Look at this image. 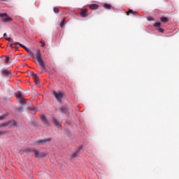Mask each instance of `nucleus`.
Masks as SVG:
<instances>
[{
    "label": "nucleus",
    "mask_w": 179,
    "mask_h": 179,
    "mask_svg": "<svg viewBox=\"0 0 179 179\" xmlns=\"http://www.w3.org/2000/svg\"><path fill=\"white\" fill-rule=\"evenodd\" d=\"M36 59L37 60L38 64L40 65L41 68L45 69L47 72V66H45V64L44 63V60L41 57V52L40 50H37L36 54Z\"/></svg>",
    "instance_id": "nucleus-1"
},
{
    "label": "nucleus",
    "mask_w": 179,
    "mask_h": 179,
    "mask_svg": "<svg viewBox=\"0 0 179 179\" xmlns=\"http://www.w3.org/2000/svg\"><path fill=\"white\" fill-rule=\"evenodd\" d=\"M1 127H9V128H15L17 127V122L11 120L1 124Z\"/></svg>",
    "instance_id": "nucleus-2"
},
{
    "label": "nucleus",
    "mask_w": 179,
    "mask_h": 179,
    "mask_svg": "<svg viewBox=\"0 0 179 179\" xmlns=\"http://www.w3.org/2000/svg\"><path fill=\"white\" fill-rule=\"evenodd\" d=\"M50 141H52L51 138L39 139V140L35 141L34 142V144L36 146H39V145H45L48 142H50Z\"/></svg>",
    "instance_id": "nucleus-3"
},
{
    "label": "nucleus",
    "mask_w": 179,
    "mask_h": 179,
    "mask_svg": "<svg viewBox=\"0 0 179 179\" xmlns=\"http://www.w3.org/2000/svg\"><path fill=\"white\" fill-rule=\"evenodd\" d=\"M53 94L55 99L57 100V101H59V103H61V101H62V97H64V92L59 91H54Z\"/></svg>",
    "instance_id": "nucleus-4"
},
{
    "label": "nucleus",
    "mask_w": 179,
    "mask_h": 179,
    "mask_svg": "<svg viewBox=\"0 0 179 179\" xmlns=\"http://www.w3.org/2000/svg\"><path fill=\"white\" fill-rule=\"evenodd\" d=\"M13 45H20V47H22V48H24V50H26L27 52H28V54L31 55V57H34V53H33V52H31V50H29L26 46L22 45L20 43L15 42V43H14ZM13 45H10V46L13 47Z\"/></svg>",
    "instance_id": "nucleus-5"
},
{
    "label": "nucleus",
    "mask_w": 179,
    "mask_h": 179,
    "mask_svg": "<svg viewBox=\"0 0 179 179\" xmlns=\"http://www.w3.org/2000/svg\"><path fill=\"white\" fill-rule=\"evenodd\" d=\"M0 17H3L2 20L4 23H8V22H12V17L8 16L7 13H0Z\"/></svg>",
    "instance_id": "nucleus-6"
},
{
    "label": "nucleus",
    "mask_w": 179,
    "mask_h": 179,
    "mask_svg": "<svg viewBox=\"0 0 179 179\" xmlns=\"http://www.w3.org/2000/svg\"><path fill=\"white\" fill-rule=\"evenodd\" d=\"M15 96L17 97V99H20V103H21V104H26V100L24 99V98H23V94H22V92H18L15 93Z\"/></svg>",
    "instance_id": "nucleus-7"
},
{
    "label": "nucleus",
    "mask_w": 179,
    "mask_h": 179,
    "mask_svg": "<svg viewBox=\"0 0 179 179\" xmlns=\"http://www.w3.org/2000/svg\"><path fill=\"white\" fill-rule=\"evenodd\" d=\"M1 73L3 76H5V78H12V73L8 69H1Z\"/></svg>",
    "instance_id": "nucleus-8"
},
{
    "label": "nucleus",
    "mask_w": 179,
    "mask_h": 179,
    "mask_svg": "<svg viewBox=\"0 0 179 179\" xmlns=\"http://www.w3.org/2000/svg\"><path fill=\"white\" fill-rule=\"evenodd\" d=\"M35 157H45L47 154L45 152H40L38 150H34Z\"/></svg>",
    "instance_id": "nucleus-9"
},
{
    "label": "nucleus",
    "mask_w": 179,
    "mask_h": 179,
    "mask_svg": "<svg viewBox=\"0 0 179 179\" xmlns=\"http://www.w3.org/2000/svg\"><path fill=\"white\" fill-rule=\"evenodd\" d=\"M59 111L62 113V114H68L69 113L68 108H66L65 106L59 108Z\"/></svg>",
    "instance_id": "nucleus-10"
},
{
    "label": "nucleus",
    "mask_w": 179,
    "mask_h": 179,
    "mask_svg": "<svg viewBox=\"0 0 179 179\" xmlns=\"http://www.w3.org/2000/svg\"><path fill=\"white\" fill-rule=\"evenodd\" d=\"M80 16L81 17H87V16H89V13H87V9H82L80 12Z\"/></svg>",
    "instance_id": "nucleus-11"
},
{
    "label": "nucleus",
    "mask_w": 179,
    "mask_h": 179,
    "mask_svg": "<svg viewBox=\"0 0 179 179\" xmlns=\"http://www.w3.org/2000/svg\"><path fill=\"white\" fill-rule=\"evenodd\" d=\"M31 76H34V80L36 85H38V83H40V79L38 78L37 74L32 73Z\"/></svg>",
    "instance_id": "nucleus-12"
},
{
    "label": "nucleus",
    "mask_w": 179,
    "mask_h": 179,
    "mask_svg": "<svg viewBox=\"0 0 179 179\" xmlns=\"http://www.w3.org/2000/svg\"><path fill=\"white\" fill-rule=\"evenodd\" d=\"M127 16H129V13H131L134 15V16H139V14L136 11H134L132 10H129L127 13Z\"/></svg>",
    "instance_id": "nucleus-13"
},
{
    "label": "nucleus",
    "mask_w": 179,
    "mask_h": 179,
    "mask_svg": "<svg viewBox=\"0 0 179 179\" xmlns=\"http://www.w3.org/2000/svg\"><path fill=\"white\" fill-rule=\"evenodd\" d=\"M90 9H92V10H96V9H99V5L98 4H91L89 6Z\"/></svg>",
    "instance_id": "nucleus-14"
},
{
    "label": "nucleus",
    "mask_w": 179,
    "mask_h": 179,
    "mask_svg": "<svg viewBox=\"0 0 179 179\" xmlns=\"http://www.w3.org/2000/svg\"><path fill=\"white\" fill-rule=\"evenodd\" d=\"M41 120L42 122H43V124H48V120H47V117H45V115H41Z\"/></svg>",
    "instance_id": "nucleus-15"
},
{
    "label": "nucleus",
    "mask_w": 179,
    "mask_h": 179,
    "mask_svg": "<svg viewBox=\"0 0 179 179\" xmlns=\"http://www.w3.org/2000/svg\"><path fill=\"white\" fill-rule=\"evenodd\" d=\"M53 122L56 127H58L59 128H60L61 122H59V121H58V120L57 118H55V117L53 118Z\"/></svg>",
    "instance_id": "nucleus-16"
},
{
    "label": "nucleus",
    "mask_w": 179,
    "mask_h": 179,
    "mask_svg": "<svg viewBox=\"0 0 179 179\" xmlns=\"http://www.w3.org/2000/svg\"><path fill=\"white\" fill-rule=\"evenodd\" d=\"M82 149H83V146L80 145L78 150L73 154V157H76V156H78V153L80 152Z\"/></svg>",
    "instance_id": "nucleus-17"
},
{
    "label": "nucleus",
    "mask_w": 179,
    "mask_h": 179,
    "mask_svg": "<svg viewBox=\"0 0 179 179\" xmlns=\"http://www.w3.org/2000/svg\"><path fill=\"white\" fill-rule=\"evenodd\" d=\"M34 150H37V149L36 148H27L24 150L25 152H27V153L30 152H34Z\"/></svg>",
    "instance_id": "nucleus-18"
},
{
    "label": "nucleus",
    "mask_w": 179,
    "mask_h": 179,
    "mask_svg": "<svg viewBox=\"0 0 179 179\" xmlns=\"http://www.w3.org/2000/svg\"><path fill=\"white\" fill-rule=\"evenodd\" d=\"M28 108L31 111H34V113H33L34 115L36 114V108H34V106H33V105L29 106Z\"/></svg>",
    "instance_id": "nucleus-19"
},
{
    "label": "nucleus",
    "mask_w": 179,
    "mask_h": 179,
    "mask_svg": "<svg viewBox=\"0 0 179 179\" xmlns=\"http://www.w3.org/2000/svg\"><path fill=\"white\" fill-rule=\"evenodd\" d=\"M3 37L6 40L9 41V43H11V41H13L12 38H8V34H6V33L3 34Z\"/></svg>",
    "instance_id": "nucleus-20"
},
{
    "label": "nucleus",
    "mask_w": 179,
    "mask_h": 179,
    "mask_svg": "<svg viewBox=\"0 0 179 179\" xmlns=\"http://www.w3.org/2000/svg\"><path fill=\"white\" fill-rule=\"evenodd\" d=\"M160 20L161 22H162V23H167V22H169V18L166 17H161Z\"/></svg>",
    "instance_id": "nucleus-21"
},
{
    "label": "nucleus",
    "mask_w": 179,
    "mask_h": 179,
    "mask_svg": "<svg viewBox=\"0 0 179 179\" xmlns=\"http://www.w3.org/2000/svg\"><path fill=\"white\" fill-rule=\"evenodd\" d=\"M103 8L110 10V9H111V4L105 3L103 4Z\"/></svg>",
    "instance_id": "nucleus-22"
},
{
    "label": "nucleus",
    "mask_w": 179,
    "mask_h": 179,
    "mask_svg": "<svg viewBox=\"0 0 179 179\" xmlns=\"http://www.w3.org/2000/svg\"><path fill=\"white\" fill-rule=\"evenodd\" d=\"M53 10H54L55 13H59V8H58V7H55L53 8Z\"/></svg>",
    "instance_id": "nucleus-23"
},
{
    "label": "nucleus",
    "mask_w": 179,
    "mask_h": 179,
    "mask_svg": "<svg viewBox=\"0 0 179 179\" xmlns=\"http://www.w3.org/2000/svg\"><path fill=\"white\" fill-rule=\"evenodd\" d=\"M7 116H8V115H6V114L0 116V121L5 120V118H6Z\"/></svg>",
    "instance_id": "nucleus-24"
},
{
    "label": "nucleus",
    "mask_w": 179,
    "mask_h": 179,
    "mask_svg": "<svg viewBox=\"0 0 179 179\" xmlns=\"http://www.w3.org/2000/svg\"><path fill=\"white\" fill-rule=\"evenodd\" d=\"M155 27H160L162 26V23L160 22H157L154 24Z\"/></svg>",
    "instance_id": "nucleus-25"
},
{
    "label": "nucleus",
    "mask_w": 179,
    "mask_h": 179,
    "mask_svg": "<svg viewBox=\"0 0 179 179\" xmlns=\"http://www.w3.org/2000/svg\"><path fill=\"white\" fill-rule=\"evenodd\" d=\"M10 59V57H6V60H5L6 64H8Z\"/></svg>",
    "instance_id": "nucleus-26"
},
{
    "label": "nucleus",
    "mask_w": 179,
    "mask_h": 179,
    "mask_svg": "<svg viewBox=\"0 0 179 179\" xmlns=\"http://www.w3.org/2000/svg\"><path fill=\"white\" fill-rule=\"evenodd\" d=\"M158 31L159 33H164V29H163L162 28L159 27L158 28Z\"/></svg>",
    "instance_id": "nucleus-27"
},
{
    "label": "nucleus",
    "mask_w": 179,
    "mask_h": 179,
    "mask_svg": "<svg viewBox=\"0 0 179 179\" xmlns=\"http://www.w3.org/2000/svg\"><path fill=\"white\" fill-rule=\"evenodd\" d=\"M60 26H61L62 27H64V26H65V21H64V20H62V21L61 22Z\"/></svg>",
    "instance_id": "nucleus-28"
},
{
    "label": "nucleus",
    "mask_w": 179,
    "mask_h": 179,
    "mask_svg": "<svg viewBox=\"0 0 179 179\" xmlns=\"http://www.w3.org/2000/svg\"><path fill=\"white\" fill-rule=\"evenodd\" d=\"M14 44H15V43L8 44V45L9 47H11L12 48H16V45H14ZM12 45H13V47L11 46Z\"/></svg>",
    "instance_id": "nucleus-29"
},
{
    "label": "nucleus",
    "mask_w": 179,
    "mask_h": 179,
    "mask_svg": "<svg viewBox=\"0 0 179 179\" xmlns=\"http://www.w3.org/2000/svg\"><path fill=\"white\" fill-rule=\"evenodd\" d=\"M41 47H45V43L43 42V41H41Z\"/></svg>",
    "instance_id": "nucleus-30"
},
{
    "label": "nucleus",
    "mask_w": 179,
    "mask_h": 179,
    "mask_svg": "<svg viewBox=\"0 0 179 179\" xmlns=\"http://www.w3.org/2000/svg\"><path fill=\"white\" fill-rule=\"evenodd\" d=\"M5 134H6V131H0V135H5Z\"/></svg>",
    "instance_id": "nucleus-31"
},
{
    "label": "nucleus",
    "mask_w": 179,
    "mask_h": 179,
    "mask_svg": "<svg viewBox=\"0 0 179 179\" xmlns=\"http://www.w3.org/2000/svg\"><path fill=\"white\" fill-rule=\"evenodd\" d=\"M18 110H19V111H22L23 110V108H22V107L19 108Z\"/></svg>",
    "instance_id": "nucleus-32"
},
{
    "label": "nucleus",
    "mask_w": 179,
    "mask_h": 179,
    "mask_svg": "<svg viewBox=\"0 0 179 179\" xmlns=\"http://www.w3.org/2000/svg\"><path fill=\"white\" fill-rule=\"evenodd\" d=\"M2 1H6V0H2Z\"/></svg>",
    "instance_id": "nucleus-33"
},
{
    "label": "nucleus",
    "mask_w": 179,
    "mask_h": 179,
    "mask_svg": "<svg viewBox=\"0 0 179 179\" xmlns=\"http://www.w3.org/2000/svg\"><path fill=\"white\" fill-rule=\"evenodd\" d=\"M41 73H43V71H42V72H41Z\"/></svg>",
    "instance_id": "nucleus-34"
}]
</instances>
